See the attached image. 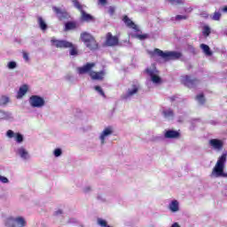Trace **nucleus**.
<instances>
[{"label":"nucleus","mask_w":227,"mask_h":227,"mask_svg":"<svg viewBox=\"0 0 227 227\" xmlns=\"http://www.w3.org/2000/svg\"><path fill=\"white\" fill-rule=\"evenodd\" d=\"M95 67H97L96 63L88 62L82 67H77L76 72L79 74V75H84V74H88L92 81H103L104 77H106V70H101L99 72L93 71Z\"/></svg>","instance_id":"obj_1"},{"label":"nucleus","mask_w":227,"mask_h":227,"mask_svg":"<svg viewBox=\"0 0 227 227\" xmlns=\"http://www.w3.org/2000/svg\"><path fill=\"white\" fill-rule=\"evenodd\" d=\"M226 153H223L216 160L215 167L210 174L211 178H227V173L224 172L226 168Z\"/></svg>","instance_id":"obj_2"},{"label":"nucleus","mask_w":227,"mask_h":227,"mask_svg":"<svg viewBox=\"0 0 227 227\" xmlns=\"http://www.w3.org/2000/svg\"><path fill=\"white\" fill-rule=\"evenodd\" d=\"M150 54L151 56L157 54V56L162 58L165 61L176 60L182 58V52L180 51H163L160 49H155L153 51H151Z\"/></svg>","instance_id":"obj_3"},{"label":"nucleus","mask_w":227,"mask_h":227,"mask_svg":"<svg viewBox=\"0 0 227 227\" xmlns=\"http://www.w3.org/2000/svg\"><path fill=\"white\" fill-rule=\"evenodd\" d=\"M81 40L83 42L87 49H90V51H97V49H98V43H97L95 37H93L90 33H82Z\"/></svg>","instance_id":"obj_4"},{"label":"nucleus","mask_w":227,"mask_h":227,"mask_svg":"<svg viewBox=\"0 0 227 227\" xmlns=\"http://www.w3.org/2000/svg\"><path fill=\"white\" fill-rule=\"evenodd\" d=\"M27 222L24 216H11L5 222L7 227H26Z\"/></svg>","instance_id":"obj_5"},{"label":"nucleus","mask_w":227,"mask_h":227,"mask_svg":"<svg viewBox=\"0 0 227 227\" xmlns=\"http://www.w3.org/2000/svg\"><path fill=\"white\" fill-rule=\"evenodd\" d=\"M28 103L34 109H42V107H45V98L38 95H32L28 98Z\"/></svg>","instance_id":"obj_6"},{"label":"nucleus","mask_w":227,"mask_h":227,"mask_svg":"<svg viewBox=\"0 0 227 227\" xmlns=\"http://www.w3.org/2000/svg\"><path fill=\"white\" fill-rule=\"evenodd\" d=\"M114 134V129L113 127L108 126L105 128L98 136V139L100 141V145L104 146L107 141V137H110V136H113Z\"/></svg>","instance_id":"obj_7"},{"label":"nucleus","mask_w":227,"mask_h":227,"mask_svg":"<svg viewBox=\"0 0 227 227\" xmlns=\"http://www.w3.org/2000/svg\"><path fill=\"white\" fill-rule=\"evenodd\" d=\"M146 74L149 75L152 82L153 84H162V78L159 76V71L156 70L155 68H147L146 69Z\"/></svg>","instance_id":"obj_8"},{"label":"nucleus","mask_w":227,"mask_h":227,"mask_svg":"<svg viewBox=\"0 0 227 227\" xmlns=\"http://www.w3.org/2000/svg\"><path fill=\"white\" fill-rule=\"evenodd\" d=\"M51 43L52 47L57 49H69V47H72V43L66 40H58L56 37H51Z\"/></svg>","instance_id":"obj_9"},{"label":"nucleus","mask_w":227,"mask_h":227,"mask_svg":"<svg viewBox=\"0 0 227 227\" xmlns=\"http://www.w3.org/2000/svg\"><path fill=\"white\" fill-rule=\"evenodd\" d=\"M15 153L17 157H20V159H21V160L27 161L29 160V159H31V154L29 153V151L23 145L16 148Z\"/></svg>","instance_id":"obj_10"},{"label":"nucleus","mask_w":227,"mask_h":227,"mask_svg":"<svg viewBox=\"0 0 227 227\" xmlns=\"http://www.w3.org/2000/svg\"><path fill=\"white\" fill-rule=\"evenodd\" d=\"M139 91V84H132L126 93L122 95L123 100H129V98H132L134 95H137V92Z\"/></svg>","instance_id":"obj_11"},{"label":"nucleus","mask_w":227,"mask_h":227,"mask_svg":"<svg viewBox=\"0 0 227 227\" xmlns=\"http://www.w3.org/2000/svg\"><path fill=\"white\" fill-rule=\"evenodd\" d=\"M181 82L184 86H187V88H194L199 82L196 79L191 78L189 75H184L181 77Z\"/></svg>","instance_id":"obj_12"},{"label":"nucleus","mask_w":227,"mask_h":227,"mask_svg":"<svg viewBox=\"0 0 227 227\" xmlns=\"http://www.w3.org/2000/svg\"><path fill=\"white\" fill-rule=\"evenodd\" d=\"M168 208L169 212H171L172 214H176L180 212V201H178L176 199L170 200V202L168 205Z\"/></svg>","instance_id":"obj_13"},{"label":"nucleus","mask_w":227,"mask_h":227,"mask_svg":"<svg viewBox=\"0 0 227 227\" xmlns=\"http://www.w3.org/2000/svg\"><path fill=\"white\" fill-rule=\"evenodd\" d=\"M209 145L211 148H213V150H216V152H221V150H223V146H224L223 140L215 138L209 140Z\"/></svg>","instance_id":"obj_14"},{"label":"nucleus","mask_w":227,"mask_h":227,"mask_svg":"<svg viewBox=\"0 0 227 227\" xmlns=\"http://www.w3.org/2000/svg\"><path fill=\"white\" fill-rule=\"evenodd\" d=\"M119 39L116 36H114L113 34H106V45L108 47H114L118 45Z\"/></svg>","instance_id":"obj_15"},{"label":"nucleus","mask_w":227,"mask_h":227,"mask_svg":"<svg viewBox=\"0 0 227 227\" xmlns=\"http://www.w3.org/2000/svg\"><path fill=\"white\" fill-rule=\"evenodd\" d=\"M165 139H179L180 131H176L174 129H168L164 131Z\"/></svg>","instance_id":"obj_16"},{"label":"nucleus","mask_w":227,"mask_h":227,"mask_svg":"<svg viewBox=\"0 0 227 227\" xmlns=\"http://www.w3.org/2000/svg\"><path fill=\"white\" fill-rule=\"evenodd\" d=\"M13 120V114L8 111L0 110V121H10Z\"/></svg>","instance_id":"obj_17"},{"label":"nucleus","mask_w":227,"mask_h":227,"mask_svg":"<svg viewBox=\"0 0 227 227\" xmlns=\"http://www.w3.org/2000/svg\"><path fill=\"white\" fill-rule=\"evenodd\" d=\"M28 90H29V87L26 84L20 86L18 92H17L16 98L18 99L23 98L24 97H26Z\"/></svg>","instance_id":"obj_18"},{"label":"nucleus","mask_w":227,"mask_h":227,"mask_svg":"<svg viewBox=\"0 0 227 227\" xmlns=\"http://www.w3.org/2000/svg\"><path fill=\"white\" fill-rule=\"evenodd\" d=\"M122 20L128 27H130L131 29H134L135 31H139L137 25H135V23L131 20H129V16H124Z\"/></svg>","instance_id":"obj_19"},{"label":"nucleus","mask_w":227,"mask_h":227,"mask_svg":"<svg viewBox=\"0 0 227 227\" xmlns=\"http://www.w3.org/2000/svg\"><path fill=\"white\" fill-rule=\"evenodd\" d=\"M81 15L82 20H83L84 22H91V20H93V16H91V14H89L84 11L81 12Z\"/></svg>","instance_id":"obj_20"},{"label":"nucleus","mask_w":227,"mask_h":227,"mask_svg":"<svg viewBox=\"0 0 227 227\" xmlns=\"http://www.w3.org/2000/svg\"><path fill=\"white\" fill-rule=\"evenodd\" d=\"M200 49L206 54V56H212V51H210V47L205 43L200 44Z\"/></svg>","instance_id":"obj_21"},{"label":"nucleus","mask_w":227,"mask_h":227,"mask_svg":"<svg viewBox=\"0 0 227 227\" xmlns=\"http://www.w3.org/2000/svg\"><path fill=\"white\" fill-rule=\"evenodd\" d=\"M37 22H38L39 27H40V29H42V31L47 30V23H45V20H43V19L42 17H39L37 19Z\"/></svg>","instance_id":"obj_22"},{"label":"nucleus","mask_w":227,"mask_h":227,"mask_svg":"<svg viewBox=\"0 0 227 227\" xmlns=\"http://www.w3.org/2000/svg\"><path fill=\"white\" fill-rule=\"evenodd\" d=\"M210 33H211V28L208 25H205L202 27V35L203 36H210Z\"/></svg>","instance_id":"obj_23"},{"label":"nucleus","mask_w":227,"mask_h":227,"mask_svg":"<svg viewBox=\"0 0 227 227\" xmlns=\"http://www.w3.org/2000/svg\"><path fill=\"white\" fill-rule=\"evenodd\" d=\"M98 225L100 227H111V225L107 224V221L104 218H98L97 219Z\"/></svg>","instance_id":"obj_24"},{"label":"nucleus","mask_w":227,"mask_h":227,"mask_svg":"<svg viewBox=\"0 0 227 227\" xmlns=\"http://www.w3.org/2000/svg\"><path fill=\"white\" fill-rule=\"evenodd\" d=\"M98 225L100 227H111V225L107 224V221L104 218H98L97 219Z\"/></svg>","instance_id":"obj_25"},{"label":"nucleus","mask_w":227,"mask_h":227,"mask_svg":"<svg viewBox=\"0 0 227 227\" xmlns=\"http://www.w3.org/2000/svg\"><path fill=\"white\" fill-rule=\"evenodd\" d=\"M14 139L18 145H22V143H24V136L19 132L14 137Z\"/></svg>","instance_id":"obj_26"},{"label":"nucleus","mask_w":227,"mask_h":227,"mask_svg":"<svg viewBox=\"0 0 227 227\" xmlns=\"http://www.w3.org/2000/svg\"><path fill=\"white\" fill-rule=\"evenodd\" d=\"M53 12H55V13L57 14V17H59V19L65 17L64 11H62L61 9H59L58 7H53Z\"/></svg>","instance_id":"obj_27"},{"label":"nucleus","mask_w":227,"mask_h":227,"mask_svg":"<svg viewBox=\"0 0 227 227\" xmlns=\"http://www.w3.org/2000/svg\"><path fill=\"white\" fill-rule=\"evenodd\" d=\"M10 102V98L7 96H1L0 97V106H6V104H9Z\"/></svg>","instance_id":"obj_28"},{"label":"nucleus","mask_w":227,"mask_h":227,"mask_svg":"<svg viewBox=\"0 0 227 227\" xmlns=\"http://www.w3.org/2000/svg\"><path fill=\"white\" fill-rule=\"evenodd\" d=\"M163 114H164L165 118H168V120H171V118H173V116H174L173 110H171V109L164 110Z\"/></svg>","instance_id":"obj_29"},{"label":"nucleus","mask_w":227,"mask_h":227,"mask_svg":"<svg viewBox=\"0 0 227 227\" xmlns=\"http://www.w3.org/2000/svg\"><path fill=\"white\" fill-rule=\"evenodd\" d=\"M18 132H14L12 129H8L5 133L6 137H8L9 139H13L15 138V136H17Z\"/></svg>","instance_id":"obj_30"},{"label":"nucleus","mask_w":227,"mask_h":227,"mask_svg":"<svg viewBox=\"0 0 227 227\" xmlns=\"http://www.w3.org/2000/svg\"><path fill=\"white\" fill-rule=\"evenodd\" d=\"M196 100L200 106H203V104H205V96L203 94H199L196 97Z\"/></svg>","instance_id":"obj_31"},{"label":"nucleus","mask_w":227,"mask_h":227,"mask_svg":"<svg viewBox=\"0 0 227 227\" xmlns=\"http://www.w3.org/2000/svg\"><path fill=\"white\" fill-rule=\"evenodd\" d=\"M77 27V25L75 22H68L66 24V30L70 31V29H75Z\"/></svg>","instance_id":"obj_32"},{"label":"nucleus","mask_w":227,"mask_h":227,"mask_svg":"<svg viewBox=\"0 0 227 227\" xmlns=\"http://www.w3.org/2000/svg\"><path fill=\"white\" fill-rule=\"evenodd\" d=\"M70 51H69V54L70 56H77L78 51H77V48L72 43V47H69Z\"/></svg>","instance_id":"obj_33"},{"label":"nucleus","mask_w":227,"mask_h":227,"mask_svg":"<svg viewBox=\"0 0 227 227\" xmlns=\"http://www.w3.org/2000/svg\"><path fill=\"white\" fill-rule=\"evenodd\" d=\"M7 68L9 70H15L17 68V62L15 61H10L7 63Z\"/></svg>","instance_id":"obj_34"},{"label":"nucleus","mask_w":227,"mask_h":227,"mask_svg":"<svg viewBox=\"0 0 227 227\" xmlns=\"http://www.w3.org/2000/svg\"><path fill=\"white\" fill-rule=\"evenodd\" d=\"M73 4L74 6V8H76L77 10H79V12H82V5H81V3H79V1L77 0H73Z\"/></svg>","instance_id":"obj_35"},{"label":"nucleus","mask_w":227,"mask_h":227,"mask_svg":"<svg viewBox=\"0 0 227 227\" xmlns=\"http://www.w3.org/2000/svg\"><path fill=\"white\" fill-rule=\"evenodd\" d=\"M221 17H222V14L221 12H215L214 14L212 15L211 19L212 20H221Z\"/></svg>","instance_id":"obj_36"},{"label":"nucleus","mask_w":227,"mask_h":227,"mask_svg":"<svg viewBox=\"0 0 227 227\" xmlns=\"http://www.w3.org/2000/svg\"><path fill=\"white\" fill-rule=\"evenodd\" d=\"M53 155L54 157H61V155H63V150H61V148L54 149Z\"/></svg>","instance_id":"obj_37"},{"label":"nucleus","mask_w":227,"mask_h":227,"mask_svg":"<svg viewBox=\"0 0 227 227\" xmlns=\"http://www.w3.org/2000/svg\"><path fill=\"white\" fill-rule=\"evenodd\" d=\"M91 191H93V189L91 188L90 185H86L82 188V192L84 194H90V192H91Z\"/></svg>","instance_id":"obj_38"},{"label":"nucleus","mask_w":227,"mask_h":227,"mask_svg":"<svg viewBox=\"0 0 227 227\" xmlns=\"http://www.w3.org/2000/svg\"><path fill=\"white\" fill-rule=\"evenodd\" d=\"M94 90H96L98 91V93H99V95H101V97L106 98V93H104V90H102V87L95 86Z\"/></svg>","instance_id":"obj_39"},{"label":"nucleus","mask_w":227,"mask_h":227,"mask_svg":"<svg viewBox=\"0 0 227 227\" xmlns=\"http://www.w3.org/2000/svg\"><path fill=\"white\" fill-rule=\"evenodd\" d=\"M134 37L137 38L138 40H146V38H148V35L147 34L135 35Z\"/></svg>","instance_id":"obj_40"},{"label":"nucleus","mask_w":227,"mask_h":227,"mask_svg":"<svg viewBox=\"0 0 227 227\" xmlns=\"http://www.w3.org/2000/svg\"><path fill=\"white\" fill-rule=\"evenodd\" d=\"M0 182L1 184H10V180L8 179V177L1 175H0Z\"/></svg>","instance_id":"obj_41"},{"label":"nucleus","mask_w":227,"mask_h":227,"mask_svg":"<svg viewBox=\"0 0 227 227\" xmlns=\"http://www.w3.org/2000/svg\"><path fill=\"white\" fill-rule=\"evenodd\" d=\"M170 4H184V0H168Z\"/></svg>","instance_id":"obj_42"},{"label":"nucleus","mask_w":227,"mask_h":227,"mask_svg":"<svg viewBox=\"0 0 227 227\" xmlns=\"http://www.w3.org/2000/svg\"><path fill=\"white\" fill-rule=\"evenodd\" d=\"M65 79L68 82H74V75H72L71 74H68L65 76Z\"/></svg>","instance_id":"obj_43"},{"label":"nucleus","mask_w":227,"mask_h":227,"mask_svg":"<svg viewBox=\"0 0 227 227\" xmlns=\"http://www.w3.org/2000/svg\"><path fill=\"white\" fill-rule=\"evenodd\" d=\"M187 20V16H185V15L176 16V20Z\"/></svg>","instance_id":"obj_44"},{"label":"nucleus","mask_w":227,"mask_h":227,"mask_svg":"<svg viewBox=\"0 0 227 227\" xmlns=\"http://www.w3.org/2000/svg\"><path fill=\"white\" fill-rule=\"evenodd\" d=\"M53 215H55V217H59V215H63V210L58 209L54 212Z\"/></svg>","instance_id":"obj_45"},{"label":"nucleus","mask_w":227,"mask_h":227,"mask_svg":"<svg viewBox=\"0 0 227 227\" xmlns=\"http://www.w3.org/2000/svg\"><path fill=\"white\" fill-rule=\"evenodd\" d=\"M23 59L29 61V53L23 51Z\"/></svg>","instance_id":"obj_46"},{"label":"nucleus","mask_w":227,"mask_h":227,"mask_svg":"<svg viewBox=\"0 0 227 227\" xmlns=\"http://www.w3.org/2000/svg\"><path fill=\"white\" fill-rule=\"evenodd\" d=\"M114 11H115V9L113 6H110L109 9H108V12L110 13V15H114Z\"/></svg>","instance_id":"obj_47"},{"label":"nucleus","mask_w":227,"mask_h":227,"mask_svg":"<svg viewBox=\"0 0 227 227\" xmlns=\"http://www.w3.org/2000/svg\"><path fill=\"white\" fill-rule=\"evenodd\" d=\"M221 12H223V13H227V5L221 8Z\"/></svg>","instance_id":"obj_48"},{"label":"nucleus","mask_w":227,"mask_h":227,"mask_svg":"<svg viewBox=\"0 0 227 227\" xmlns=\"http://www.w3.org/2000/svg\"><path fill=\"white\" fill-rule=\"evenodd\" d=\"M99 4H102V5H104V4H106V3H107V1L106 0H99Z\"/></svg>","instance_id":"obj_49"}]
</instances>
